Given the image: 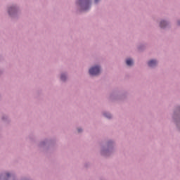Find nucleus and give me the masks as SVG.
<instances>
[{"label": "nucleus", "mask_w": 180, "mask_h": 180, "mask_svg": "<svg viewBox=\"0 0 180 180\" xmlns=\"http://www.w3.org/2000/svg\"><path fill=\"white\" fill-rule=\"evenodd\" d=\"M90 75H98L101 72V68L99 66H95L91 68L89 71Z\"/></svg>", "instance_id": "nucleus-1"}, {"label": "nucleus", "mask_w": 180, "mask_h": 180, "mask_svg": "<svg viewBox=\"0 0 180 180\" xmlns=\"http://www.w3.org/2000/svg\"><path fill=\"white\" fill-rule=\"evenodd\" d=\"M82 0H79V4H81V1ZM85 4H84V8H83L84 11H86L88 8H89V1L88 0H84Z\"/></svg>", "instance_id": "nucleus-2"}, {"label": "nucleus", "mask_w": 180, "mask_h": 180, "mask_svg": "<svg viewBox=\"0 0 180 180\" xmlns=\"http://www.w3.org/2000/svg\"><path fill=\"white\" fill-rule=\"evenodd\" d=\"M148 65L150 67H155V65H157V60H150V61L148 63Z\"/></svg>", "instance_id": "nucleus-3"}, {"label": "nucleus", "mask_w": 180, "mask_h": 180, "mask_svg": "<svg viewBox=\"0 0 180 180\" xmlns=\"http://www.w3.org/2000/svg\"><path fill=\"white\" fill-rule=\"evenodd\" d=\"M126 64L127 65H133V60H131V58L127 59Z\"/></svg>", "instance_id": "nucleus-4"}, {"label": "nucleus", "mask_w": 180, "mask_h": 180, "mask_svg": "<svg viewBox=\"0 0 180 180\" xmlns=\"http://www.w3.org/2000/svg\"><path fill=\"white\" fill-rule=\"evenodd\" d=\"M165 26H167V22L161 21V22H160V27H165Z\"/></svg>", "instance_id": "nucleus-5"}, {"label": "nucleus", "mask_w": 180, "mask_h": 180, "mask_svg": "<svg viewBox=\"0 0 180 180\" xmlns=\"http://www.w3.org/2000/svg\"><path fill=\"white\" fill-rule=\"evenodd\" d=\"M60 79L62 81H65V75H61Z\"/></svg>", "instance_id": "nucleus-6"}, {"label": "nucleus", "mask_w": 180, "mask_h": 180, "mask_svg": "<svg viewBox=\"0 0 180 180\" xmlns=\"http://www.w3.org/2000/svg\"><path fill=\"white\" fill-rule=\"evenodd\" d=\"M105 116L108 119H110V117H112V115H110V114H108V115L105 114Z\"/></svg>", "instance_id": "nucleus-7"}, {"label": "nucleus", "mask_w": 180, "mask_h": 180, "mask_svg": "<svg viewBox=\"0 0 180 180\" xmlns=\"http://www.w3.org/2000/svg\"><path fill=\"white\" fill-rule=\"evenodd\" d=\"M11 11H13V8H10L8 10V13H11Z\"/></svg>", "instance_id": "nucleus-8"}, {"label": "nucleus", "mask_w": 180, "mask_h": 180, "mask_svg": "<svg viewBox=\"0 0 180 180\" xmlns=\"http://www.w3.org/2000/svg\"><path fill=\"white\" fill-rule=\"evenodd\" d=\"M95 4H98L99 2V0H94Z\"/></svg>", "instance_id": "nucleus-9"}, {"label": "nucleus", "mask_w": 180, "mask_h": 180, "mask_svg": "<svg viewBox=\"0 0 180 180\" xmlns=\"http://www.w3.org/2000/svg\"><path fill=\"white\" fill-rule=\"evenodd\" d=\"M6 175H7V176H8V177H9V176H10L9 173H7V174H6Z\"/></svg>", "instance_id": "nucleus-10"}, {"label": "nucleus", "mask_w": 180, "mask_h": 180, "mask_svg": "<svg viewBox=\"0 0 180 180\" xmlns=\"http://www.w3.org/2000/svg\"><path fill=\"white\" fill-rule=\"evenodd\" d=\"M78 131H79V133H81V129H78Z\"/></svg>", "instance_id": "nucleus-11"}, {"label": "nucleus", "mask_w": 180, "mask_h": 180, "mask_svg": "<svg viewBox=\"0 0 180 180\" xmlns=\"http://www.w3.org/2000/svg\"><path fill=\"white\" fill-rule=\"evenodd\" d=\"M178 25H180V22L179 21L178 22Z\"/></svg>", "instance_id": "nucleus-12"}]
</instances>
